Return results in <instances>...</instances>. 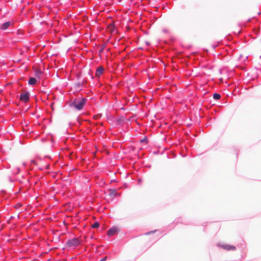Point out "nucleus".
<instances>
[{"label":"nucleus","instance_id":"obj_14","mask_svg":"<svg viewBox=\"0 0 261 261\" xmlns=\"http://www.w3.org/2000/svg\"><path fill=\"white\" fill-rule=\"evenodd\" d=\"M99 223H98V222H94V223L92 224V228H98V227H99Z\"/></svg>","mask_w":261,"mask_h":261},{"label":"nucleus","instance_id":"obj_15","mask_svg":"<svg viewBox=\"0 0 261 261\" xmlns=\"http://www.w3.org/2000/svg\"><path fill=\"white\" fill-rule=\"evenodd\" d=\"M147 141H148V139L146 137H145L143 139L140 140V143H147Z\"/></svg>","mask_w":261,"mask_h":261},{"label":"nucleus","instance_id":"obj_18","mask_svg":"<svg viewBox=\"0 0 261 261\" xmlns=\"http://www.w3.org/2000/svg\"><path fill=\"white\" fill-rule=\"evenodd\" d=\"M21 205H21L20 203H17V204H16V206H15V207L16 208H19V207H21Z\"/></svg>","mask_w":261,"mask_h":261},{"label":"nucleus","instance_id":"obj_11","mask_svg":"<svg viewBox=\"0 0 261 261\" xmlns=\"http://www.w3.org/2000/svg\"><path fill=\"white\" fill-rule=\"evenodd\" d=\"M117 195V191L115 189L110 190L109 195L112 197H115Z\"/></svg>","mask_w":261,"mask_h":261},{"label":"nucleus","instance_id":"obj_16","mask_svg":"<svg viewBox=\"0 0 261 261\" xmlns=\"http://www.w3.org/2000/svg\"><path fill=\"white\" fill-rule=\"evenodd\" d=\"M105 48V46L104 45H102V46L100 47V49H99V54H101V53H103V50H104Z\"/></svg>","mask_w":261,"mask_h":261},{"label":"nucleus","instance_id":"obj_23","mask_svg":"<svg viewBox=\"0 0 261 261\" xmlns=\"http://www.w3.org/2000/svg\"><path fill=\"white\" fill-rule=\"evenodd\" d=\"M17 170H18V172H19V168H18V169H17Z\"/></svg>","mask_w":261,"mask_h":261},{"label":"nucleus","instance_id":"obj_1","mask_svg":"<svg viewBox=\"0 0 261 261\" xmlns=\"http://www.w3.org/2000/svg\"><path fill=\"white\" fill-rule=\"evenodd\" d=\"M87 101V99L85 97H76L69 103V106L71 108H74L76 110L81 111L83 109Z\"/></svg>","mask_w":261,"mask_h":261},{"label":"nucleus","instance_id":"obj_22","mask_svg":"<svg viewBox=\"0 0 261 261\" xmlns=\"http://www.w3.org/2000/svg\"><path fill=\"white\" fill-rule=\"evenodd\" d=\"M216 47V46H213V48H215Z\"/></svg>","mask_w":261,"mask_h":261},{"label":"nucleus","instance_id":"obj_17","mask_svg":"<svg viewBox=\"0 0 261 261\" xmlns=\"http://www.w3.org/2000/svg\"><path fill=\"white\" fill-rule=\"evenodd\" d=\"M162 31H163V33H166V34H168V33H169V30L167 29H163L162 30Z\"/></svg>","mask_w":261,"mask_h":261},{"label":"nucleus","instance_id":"obj_3","mask_svg":"<svg viewBox=\"0 0 261 261\" xmlns=\"http://www.w3.org/2000/svg\"><path fill=\"white\" fill-rule=\"evenodd\" d=\"M30 94L29 91H25L24 93L20 94L19 96V100L21 101L25 102H28L30 100Z\"/></svg>","mask_w":261,"mask_h":261},{"label":"nucleus","instance_id":"obj_20","mask_svg":"<svg viewBox=\"0 0 261 261\" xmlns=\"http://www.w3.org/2000/svg\"><path fill=\"white\" fill-rule=\"evenodd\" d=\"M107 258V257L106 256V257H103L102 258H101V259L100 260V261H106Z\"/></svg>","mask_w":261,"mask_h":261},{"label":"nucleus","instance_id":"obj_10","mask_svg":"<svg viewBox=\"0 0 261 261\" xmlns=\"http://www.w3.org/2000/svg\"><path fill=\"white\" fill-rule=\"evenodd\" d=\"M37 83V80L35 77H30L29 81H28V84L30 85H34Z\"/></svg>","mask_w":261,"mask_h":261},{"label":"nucleus","instance_id":"obj_2","mask_svg":"<svg viewBox=\"0 0 261 261\" xmlns=\"http://www.w3.org/2000/svg\"><path fill=\"white\" fill-rule=\"evenodd\" d=\"M81 244V242L79 238H74L71 239L67 240L66 243V246L67 247H76L79 246Z\"/></svg>","mask_w":261,"mask_h":261},{"label":"nucleus","instance_id":"obj_21","mask_svg":"<svg viewBox=\"0 0 261 261\" xmlns=\"http://www.w3.org/2000/svg\"><path fill=\"white\" fill-rule=\"evenodd\" d=\"M31 163L34 164H36V161L35 160H32Z\"/></svg>","mask_w":261,"mask_h":261},{"label":"nucleus","instance_id":"obj_12","mask_svg":"<svg viewBox=\"0 0 261 261\" xmlns=\"http://www.w3.org/2000/svg\"><path fill=\"white\" fill-rule=\"evenodd\" d=\"M49 169L50 165L49 164H47L45 165H43L41 167H39V169L41 170H49Z\"/></svg>","mask_w":261,"mask_h":261},{"label":"nucleus","instance_id":"obj_9","mask_svg":"<svg viewBox=\"0 0 261 261\" xmlns=\"http://www.w3.org/2000/svg\"><path fill=\"white\" fill-rule=\"evenodd\" d=\"M83 86V82H78L75 83L74 85V87L78 91H80L82 90L81 88Z\"/></svg>","mask_w":261,"mask_h":261},{"label":"nucleus","instance_id":"obj_6","mask_svg":"<svg viewBox=\"0 0 261 261\" xmlns=\"http://www.w3.org/2000/svg\"><path fill=\"white\" fill-rule=\"evenodd\" d=\"M104 71V68L102 66H99L97 67L95 72V76L99 77Z\"/></svg>","mask_w":261,"mask_h":261},{"label":"nucleus","instance_id":"obj_19","mask_svg":"<svg viewBox=\"0 0 261 261\" xmlns=\"http://www.w3.org/2000/svg\"><path fill=\"white\" fill-rule=\"evenodd\" d=\"M156 231V230H154V231H149V232H147L145 233L146 235H148V234H150L152 233H153L154 232Z\"/></svg>","mask_w":261,"mask_h":261},{"label":"nucleus","instance_id":"obj_4","mask_svg":"<svg viewBox=\"0 0 261 261\" xmlns=\"http://www.w3.org/2000/svg\"><path fill=\"white\" fill-rule=\"evenodd\" d=\"M120 231L119 228L116 226H114L110 228L107 231V235L109 237H111L113 235H115L118 233V232Z\"/></svg>","mask_w":261,"mask_h":261},{"label":"nucleus","instance_id":"obj_8","mask_svg":"<svg viewBox=\"0 0 261 261\" xmlns=\"http://www.w3.org/2000/svg\"><path fill=\"white\" fill-rule=\"evenodd\" d=\"M42 74V71L40 69H36L34 70V74L36 77L38 79H40L41 75Z\"/></svg>","mask_w":261,"mask_h":261},{"label":"nucleus","instance_id":"obj_7","mask_svg":"<svg viewBox=\"0 0 261 261\" xmlns=\"http://www.w3.org/2000/svg\"><path fill=\"white\" fill-rule=\"evenodd\" d=\"M222 247L227 250H235L236 247L230 245L224 244L222 246Z\"/></svg>","mask_w":261,"mask_h":261},{"label":"nucleus","instance_id":"obj_13","mask_svg":"<svg viewBox=\"0 0 261 261\" xmlns=\"http://www.w3.org/2000/svg\"><path fill=\"white\" fill-rule=\"evenodd\" d=\"M213 98L215 100H219L221 98V95L218 93H215L213 94Z\"/></svg>","mask_w":261,"mask_h":261},{"label":"nucleus","instance_id":"obj_5","mask_svg":"<svg viewBox=\"0 0 261 261\" xmlns=\"http://www.w3.org/2000/svg\"><path fill=\"white\" fill-rule=\"evenodd\" d=\"M12 25L11 21H7L0 25V30L2 31L6 30L10 26Z\"/></svg>","mask_w":261,"mask_h":261}]
</instances>
